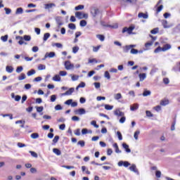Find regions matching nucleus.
<instances>
[{"label":"nucleus","instance_id":"f257e3e1","mask_svg":"<svg viewBox=\"0 0 180 180\" xmlns=\"http://www.w3.org/2000/svg\"><path fill=\"white\" fill-rule=\"evenodd\" d=\"M15 39L19 40L18 44H20V46H22V44H25V41H23V39L25 41H30V40H32V37H30V35H24L23 37L20 36H17L15 37Z\"/></svg>","mask_w":180,"mask_h":180},{"label":"nucleus","instance_id":"f03ea898","mask_svg":"<svg viewBox=\"0 0 180 180\" xmlns=\"http://www.w3.org/2000/svg\"><path fill=\"white\" fill-rule=\"evenodd\" d=\"M171 49V44H166L161 48V46H158L156 49H155L154 53H160V51H167Z\"/></svg>","mask_w":180,"mask_h":180},{"label":"nucleus","instance_id":"7ed1b4c3","mask_svg":"<svg viewBox=\"0 0 180 180\" xmlns=\"http://www.w3.org/2000/svg\"><path fill=\"white\" fill-rule=\"evenodd\" d=\"M75 16L78 18V19H88L87 13H82L79 11L75 13Z\"/></svg>","mask_w":180,"mask_h":180},{"label":"nucleus","instance_id":"20e7f679","mask_svg":"<svg viewBox=\"0 0 180 180\" xmlns=\"http://www.w3.org/2000/svg\"><path fill=\"white\" fill-rule=\"evenodd\" d=\"M133 30H134V26H130L127 28V27H125L122 29V33H126V32L128 33V34H131L133 33Z\"/></svg>","mask_w":180,"mask_h":180},{"label":"nucleus","instance_id":"39448f33","mask_svg":"<svg viewBox=\"0 0 180 180\" xmlns=\"http://www.w3.org/2000/svg\"><path fill=\"white\" fill-rule=\"evenodd\" d=\"M65 68L66 70H72L74 68V64H72L70 60H67L65 62Z\"/></svg>","mask_w":180,"mask_h":180},{"label":"nucleus","instance_id":"423d86ee","mask_svg":"<svg viewBox=\"0 0 180 180\" xmlns=\"http://www.w3.org/2000/svg\"><path fill=\"white\" fill-rule=\"evenodd\" d=\"M91 13L94 18H96L97 15L99 13V9L96 8H92Z\"/></svg>","mask_w":180,"mask_h":180},{"label":"nucleus","instance_id":"0eeeda50","mask_svg":"<svg viewBox=\"0 0 180 180\" xmlns=\"http://www.w3.org/2000/svg\"><path fill=\"white\" fill-rule=\"evenodd\" d=\"M74 91H75V89L74 87H72L69 89V90H68L65 93H63L62 95L63 96H65L66 95L68 96L72 95V93L74 92Z\"/></svg>","mask_w":180,"mask_h":180},{"label":"nucleus","instance_id":"6e6552de","mask_svg":"<svg viewBox=\"0 0 180 180\" xmlns=\"http://www.w3.org/2000/svg\"><path fill=\"white\" fill-rule=\"evenodd\" d=\"M114 115L115 116H119V117H122V116H124V112L120 111V109H116L115 111H114Z\"/></svg>","mask_w":180,"mask_h":180},{"label":"nucleus","instance_id":"1a4fd4ad","mask_svg":"<svg viewBox=\"0 0 180 180\" xmlns=\"http://www.w3.org/2000/svg\"><path fill=\"white\" fill-rule=\"evenodd\" d=\"M124 166L126 168H127V167H129L130 165L129 162H123V161H120L118 162V167H122V166Z\"/></svg>","mask_w":180,"mask_h":180},{"label":"nucleus","instance_id":"9d476101","mask_svg":"<svg viewBox=\"0 0 180 180\" xmlns=\"http://www.w3.org/2000/svg\"><path fill=\"white\" fill-rule=\"evenodd\" d=\"M75 115H85V109L79 108L75 111Z\"/></svg>","mask_w":180,"mask_h":180},{"label":"nucleus","instance_id":"9b49d317","mask_svg":"<svg viewBox=\"0 0 180 180\" xmlns=\"http://www.w3.org/2000/svg\"><path fill=\"white\" fill-rule=\"evenodd\" d=\"M138 18L143 19H148V14L144 13H139Z\"/></svg>","mask_w":180,"mask_h":180},{"label":"nucleus","instance_id":"f8f14e48","mask_svg":"<svg viewBox=\"0 0 180 180\" xmlns=\"http://www.w3.org/2000/svg\"><path fill=\"white\" fill-rule=\"evenodd\" d=\"M47 57H49V58H53V57H56V53L50 52L49 53H46L45 58H47Z\"/></svg>","mask_w":180,"mask_h":180},{"label":"nucleus","instance_id":"ddd939ff","mask_svg":"<svg viewBox=\"0 0 180 180\" xmlns=\"http://www.w3.org/2000/svg\"><path fill=\"white\" fill-rule=\"evenodd\" d=\"M140 81H144L146 78H147V75L146 73H140L139 75Z\"/></svg>","mask_w":180,"mask_h":180},{"label":"nucleus","instance_id":"4468645a","mask_svg":"<svg viewBox=\"0 0 180 180\" xmlns=\"http://www.w3.org/2000/svg\"><path fill=\"white\" fill-rule=\"evenodd\" d=\"M54 6H56L54 3L46 4H45V9H51V8H53Z\"/></svg>","mask_w":180,"mask_h":180},{"label":"nucleus","instance_id":"2eb2a0df","mask_svg":"<svg viewBox=\"0 0 180 180\" xmlns=\"http://www.w3.org/2000/svg\"><path fill=\"white\" fill-rule=\"evenodd\" d=\"M112 147L115 148V153H117V154H119L120 153H122V150H120L119 149V146H117V143H115L112 145Z\"/></svg>","mask_w":180,"mask_h":180},{"label":"nucleus","instance_id":"dca6fc26","mask_svg":"<svg viewBox=\"0 0 180 180\" xmlns=\"http://www.w3.org/2000/svg\"><path fill=\"white\" fill-rule=\"evenodd\" d=\"M122 147L123 148L125 149V150L127 152V153H131V150H130V148H129V145H127V143H122Z\"/></svg>","mask_w":180,"mask_h":180},{"label":"nucleus","instance_id":"f3484780","mask_svg":"<svg viewBox=\"0 0 180 180\" xmlns=\"http://www.w3.org/2000/svg\"><path fill=\"white\" fill-rule=\"evenodd\" d=\"M23 13V8L22 7L18 8L15 11V15H22Z\"/></svg>","mask_w":180,"mask_h":180},{"label":"nucleus","instance_id":"a211bd4d","mask_svg":"<svg viewBox=\"0 0 180 180\" xmlns=\"http://www.w3.org/2000/svg\"><path fill=\"white\" fill-rule=\"evenodd\" d=\"M114 98L116 101H119V99H122V94L117 93V94H115Z\"/></svg>","mask_w":180,"mask_h":180},{"label":"nucleus","instance_id":"6ab92c4d","mask_svg":"<svg viewBox=\"0 0 180 180\" xmlns=\"http://www.w3.org/2000/svg\"><path fill=\"white\" fill-rule=\"evenodd\" d=\"M6 71H7V72H9L10 74L13 72V67H12V66H6Z\"/></svg>","mask_w":180,"mask_h":180},{"label":"nucleus","instance_id":"aec40b11","mask_svg":"<svg viewBox=\"0 0 180 180\" xmlns=\"http://www.w3.org/2000/svg\"><path fill=\"white\" fill-rule=\"evenodd\" d=\"M53 152L56 155H61V150H60L58 148H53Z\"/></svg>","mask_w":180,"mask_h":180},{"label":"nucleus","instance_id":"412c9836","mask_svg":"<svg viewBox=\"0 0 180 180\" xmlns=\"http://www.w3.org/2000/svg\"><path fill=\"white\" fill-rule=\"evenodd\" d=\"M53 80L56 81L57 82L61 81V77H60V75H56L53 77Z\"/></svg>","mask_w":180,"mask_h":180},{"label":"nucleus","instance_id":"4be33fe9","mask_svg":"<svg viewBox=\"0 0 180 180\" xmlns=\"http://www.w3.org/2000/svg\"><path fill=\"white\" fill-rule=\"evenodd\" d=\"M131 50L130 45H127L124 47V53H129Z\"/></svg>","mask_w":180,"mask_h":180},{"label":"nucleus","instance_id":"5701e85b","mask_svg":"<svg viewBox=\"0 0 180 180\" xmlns=\"http://www.w3.org/2000/svg\"><path fill=\"white\" fill-rule=\"evenodd\" d=\"M97 39H99L101 41H105V35L103 34H97L96 35Z\"/></svg>","mask_w":180,"mask_h":180},{"label":"nucleus","instance_id":"b1692460","mask_svg":"<svg viewBox=\"0 0 180 180\" xmlns=\"http://www.w3.org/2000/svg\"><path fill=\"white\" fill-rule=\"evenodd\" d=\"M104 108H105V110H112V109H113V105H110L109 104H105V105H104Z\"/></svg>","mask_w":180,"mask_h":180},{"label":"nucleus","instance_id":"393cba45","mask_svg":"<svg viewBox=\"0 0 180 180\" xmlns=\"http://www.w3.org/2000/svg\"><path fill=\"white\" fill-rule=\"evenodd\" d=\"M168 103H169V101H168V100H162L160 101V105L162 106H165V105H168Z\"/></svg>","mask_w":180,"mask_h":180},{"label":"nucleus","instance_id":"a878e982","mask_svg":"<svg viewBox=\"0 0 180 180\" xmlns=\"http://www.w3.org/2000/svg\"><path fill=\"white\" fill-rule=\"evenodd\" d=\"M49 37H50V33L49 32L45 33L44 34V38H43L44 41H47V40L49 39Z\"/></svg>","mask_w":180,"mask_h":180},{"label":"nucleus","instance_id":"bb28decb","mask_svg":"<svg viewBox=\"0 0 180 180\" xmlns=\"http://www.w3.org/2000/svg\"><path fill=\"white\" fill-rule=\"evenodd\" d=\"M34 74H36V70L32 69L31 70L27 72V75L28 77H31V75H34Z\"/></svg>","mask_w":180,"mask_h":180},{"label":"nucleus","instance_id":"cd10ccee","mask_svg":"<svg viewBox=\"0 0 180 180\" xmlns=\"http://www.w3.org/2000/svg\"><path fill=\"white\" fill-rule=\"evenodd\" d=\"M58 140H60V136H55V137L53 139V144H57V143H58Z\"/></svg>","mask_w":180,"mask_h":180},{"label":"nucleus","instance_id":"c85d7f7f","mask_svg":"<svg viewBox=\"0 0 180 180\" xmlns=\"http://www.w3.org/2000/svg\"><path fill=\"white\" fill-rule=\"evenodd\" d=\"M19 81H22V79H26V75L25 73H21L20 75L18 77Z\"/></svg>","mask_w":180,"mask_h":180},{"label":"nucleus","instance_id":"c756f323","mask_svg":"<svg viewBox=\"0 0 180 180\" xmlns=\"http://www.w3.org/2000/svg\"><path fill=\"white\" fill-rule=\"evenodd\" d=\"M137 109H139L138 104H134L133 105H131V107H130L131 110H137Z\"/></svg>","mask_w":180,"mask_h":180},{"label":"nucleus","instance_id":"7c9ffc66","mask_svg":"<svg viewBox=\"0 0 180 180\" xmlns=\"http://www.w3.org/2000/svg\"><path fill=\"white\" fill-rule=\"evenodd\" d=\"M129 169L133 171V172H137V167H136V165H132L131 167H129Z\"/></svg>","mask_w":180,"mask_h":180},{"label":"nucleus","instance_id":"2f4dec72","mask_svg":"<svg viewBox=\"0 0 180 180\" xmlns=\"http://www.w3.org/2000/svg\"><path fill=\"white\" fill-rule=\"evenodd\" d=\"M153 44H154V41L147 42L145 44V47L146 49H149V47H151V46H153Z\"/></svg>","mask_w":180,"mask_h":180},{"label":"nucleus","instance_id":"473e14b6","mask_svg":"<svg viewBox=\"0 0 180 180\" xmlns=\"http://www.w3.org/2000/svg\"><path fill=\"white\" fill-rule=\"evenodd\" d=\"M38 70H39V71H41V70H46V65H43V64H39V65H38Z\"/></svg>","mask_w":180,"mask_h":180},{"label":"nucleus","instance_id":"72a5a7b5","mask_svg":"<svg viewBox=\"0 0 180 180\" xmlns=\"http://www.w3.org/2000/svg\"><path fill=\"white\" fill-rule=\"evenodd\" d=\"M101 45H98L97 46H93V51L94 53H96L98 51H99V49H101Z\"/></svg>","mask_w":180,"mask_h":180},{"label":"nucleus","instance_id":"f704fd0d","mask_svg":"<svg viewBox=\"0 0 180 180\" xmlns=\"http://www.w3.org/2000/svg\"><path fill=\"white\" fill-rule=\"evenodd\" d=\"M68 27L70 29H72V30H75V29L77 28V27L75 26V24H74V23H70L68 25Z\"/></svg>","mask_w":180,"mask_h":180},{"label":"nucleus","instance_id":"c9c22d12","mask_svg":"<svg viewBox=\"0 0 180 180\" xmlns=\"http://www.w3.org/2000/svg\"><path fill=\"white\" fill-rule=\"evenodd\" d=\"M74 134H75V136H81V129H77L74 131Z\"/></svg>","mask_w":180,"mask_h":180},{"label":"nucleus","instance_id":"e433bc0d","mask_svg":"<svg viewBox=\"0 0 180 180\" xmlns=\"http://www.w3.org/2000/svg\"><path fill=\"white\" fill-rule=\"evenodd\" d=\"M139 134H140V131H136L134 132V137L135 140H139Z\"/></svg>","mask_w":180,"mask_h":180},{"label":"nucleus","instance_id":"4c0bfd02","mask_svg":"<svg viewBox=\"0 0 180 180\" xmlns=\"http://www.w3.org/2000/svg\"><path fill=\"white\" fill-rule=\"evenodd\" d=\"M75 11H82L84 9V5H79L75 8Z\"/></svg>","mask_w":180,"mask_h":180},{"label":"nucleus","instance_id":"58836bf2","mask_svg":"<svg viewBox=\"0 0 180 180\" xmlns=\"http://www.w3.org/2000/svg\"><path fill=\"white\" fill-rule=\"evenodd\" d=\"M146 116L148 117H154V115H153V113L150 112V111H149V110H146Z\"/></svg>","mask_w":180,"mask_h":180},{"label":"nucleus","instance_id":"ea45409f","mask_svg":"<svg viewBox=\"0 0 180 180\" xmlns=\"http://www.w3.org/2000/svg\"><path fill=\"white\" fill-rule=\"evenodd\" d=\"M86 25V20H82L80 21V26L82 27H85V25Z\"/></svg>","mask_w":180,"mask_h":180},{"label":"nucleus","instance_id":"a19ab883","mask_svg":"<svg viewBox=\"0 0 180 180\" xmlns=\"http://www.w3.org/2000/svg\"><path fill=\"white\" fill-rule=\"evenodd\" d=\"M1 40L4 42L8 41V34L1 37Z\"/></svg>","mask_w":180,"mask_h":180},{"label":"nucleus","instance_id":"79ce46f5","mask_svg":"<svg viewBox=\"0 0 180 180\" xmlns=\"http://www.w3.org/2000/svg\"><path fill=\"white\" fill-rule=\"evenodd\" d=\"M78 50H79V47L78 46H74L72 48V53H74V54L78 53Z\"/></svg>","mask_w":180,"mask_h":180},{"label":"nucleus","instance_id":"37998d69","mask_svg":"<svg viewBox=\"0 0 180 180\" xmlns=\"http://www.w3.org/2000/svg\"><path fill=\"white\" fill-rule=\"evenodd\" d=\"M78 146H80L81 147H85V141H79L77 142Z\"/></svg>","mask_w":180,"mask_h":180},{"label":"nucleus","instance_id":"c03bdc74","mask_svg":"<svg viewBox=\"0 0 180 180\" xmlns=\"http://www.w3.org/2000/svg\"><path fill=\"white\" fill-rule=\"evenodd\" d=\"M163 8H164V6L162 5H160L159 7H158L156 10V13H160V12L162 11Z\"/></svg>","mask_w":180,"mask_h":180},{"label":"nucleus","instance_id":"a18cd8bd","mask_svg":"<svg viewBox=\"0 0 180 180\" xmlns=\"http://www.w3.org/2000/svg\"><path fill=\"white\" fill-rule=\"evenodd\" d=\"M117 136H118V139L120 141L123 140V136H122V133H120V131H117Z\"/></svg>","mask_w":180,"mask_h":180},{"label":"nucleus","instance_id":"49530a36","mask_svg":"<svg viewBox=\"0 0 180 180\" xmlns=\"http://www.w3.org/2000/svg\"><path fill=\"white\" fill-rule=\"evenodd\" d=\"M150 95H151V91H145L143 93V96H148Z\"/></svg>","mask_w":180,"mask_h":180},{"label":"nucleus","instance_id":"de8ad7c7","mask_svg":"<svg viewBox=\"0 0 180 180\" xmlns=\"http://www.w3.org/2000/svg\"><path fill=\"white\" fill-rule=\"evenodd\" d=\"M32 139H39V134L37 133H33L31 134Z\"/></svg>","mask_w":180,"mask_h":180},{"label":"nucleus","instance_id":"09e8293b","mask_svg":"<svg viewBox=\"0 0 180 180\" xmlns=\"http://www.w3.org/2000/svg\"><path fill=\"white\" fill-rule=\"evenodd\" d=\"M93 63H95L96 64L98 63V60L95 58L89 59V64H92Z\"/></svg>","mask_w":180,"mask_h":180},{"label":"nucleus","instance_id":"8fccbe9b","mask_svg":"<svg viewBox=\"0 0 180 180\" xmlns=\"http://www.w3.org/2000/svg\"><path fill=\"white\" fill-rule=\"evenodd\" d=\"M22 71H23V67L19 66L16 68V72L20 73L22 72Z\"/></svg>","mask_w":180,"mask_h":180},{"label":"nucleus","instance_id":"3c124183","mask_svg":"<svg viewBox=\"0 0 180 180\" xmlns=\"http://www.w3.org/2000/svg\"><path fill=\"white\" fill-rule=\"evenodd\" d=\"M105 77L107 78V79H110V74H109L108 71L105 72Z\"/></svg>","mask_w":180,"mask_h":180},{"label":"nucleus","instance_id":"603ef678","mask_svg":"<svg viewBox=\"0 0 180 180\" xmlns=\"http://www.w3.org/2000/svg\"><path fill=\"white\" fill-rule=\"evenodd\" d=\"M91 124H92V126H94V127H96V129L99 127V125L96 124V121L95 120L91 121Z\"/></svg>","mask_w":180,"mask_h":180},{"label":"nucleus","instance_id":"864d4df0","mask_svg":"<svg viewBox=\"0 0 180 180\" xmlns=\"http://www.w3.org/2000/svg\"><path fill=\"white\" fill-rule=\"evenodd\" d=\"M57 99V96L56 95L51 96V102H56Z\"/></svg>","mask_w":180,"mask_h":180},{"label":"nucleus","instance_id":"5fc2aeb1","mask_svg":"<svg viewBox=\"0 0 180 180\" xmlns=\"http://www.w3.org/2000/svg\"><path fill=\"white\" fill-rule=\"evenodd\" d=\"M163 82L164 84H165V85H168V84H169V79H168L167 77L164 78Z\"/></svg>","mask_w":180,"mask_h":180},{"label":"nucleus","instance_id":"6e6d98bb","mask_svg":"<svg viewBox=\"0 0 180 180\" xmlns=\"http://www.w3.org/2000/svg\"><path fill=\"white\" fill-rule=\"evenodd\" d=\"M158 32V28H154L150 31V33L152 34H157V32Z\"/></svg>","mask_w":180,"mask_h":180},{"label":"nucleus","instance_id":"4d7b16f0","mask_svg":"<svg viewBox=\"0 0 180 180\" xmlns=\"http://www.w3.org/2000/svg\"><path fill=\"white\" fill-rule=\"evenodd\" d=\"M77 88H85V82H82L80 84H79Z\"/></svg>","mask_w":180,"mask_h":180},{"label":"nucleus","instance_id":"13d9d810","mask_svg":"<svg viewBox=\"0 0 180 180\" xmlns=\"http://www.w3.org/2000/svg\"><path fill=\"white\" fill-rule=\"evenodd\" d=\"M43 106L37 107V112H38V113H41V112H43Z\"/></svg>","mask_w":180,"mask_h":180},{"label":"nucleus","instance_id":"bf43d9fd","mask_svg":"<svg viewBox=\"0 0 180 180\" xmlns=\"http://www.w3.org/2000/svg\"><path fill=\"white\" fill-rule=\"evenodd\" d=\"M30 153H31L32 157H34V158H37V153L36 152L30 151Z\"/></svg>","mask_w":180,"mask_h":180},{"label":"nucleus","instance_id":"052dcab7","mask_svg":"<svg viewBox=\"0 0 180 180\" xmlns=\"http://www.w3.org/2000/svg\"><path fill=\"white\" fill-rule=\"evenodd\" d=\"M4 11H6V15H9L12 12V10L11 8H5Z\"/></svg>","mask_w":180,"mask_h":180},{"label":"nucleus","instance_id":"680f3d73","mask_svg":"<svg viewBox=\"0 0 180 180\" xmlns=\"http://www.w3.org/2000/svg\"><path fill=\"white\" fill-rule=\"evenodd\" d=\"M137 53H139V50L135 49H131V54H137Z\"/></svg>","mask_w":180,"mask_h":180},{"label":"nucleus","instance_id":"e2e57ef3","mask_svg":"<svg viewBox=\"0 0 180 180\" xmlns=\"http://www.w3.org/2000/svg\"><path fill=\"white\" fill-rule=\"evenodd\" d=\"M126 122V117L122 116V117L120 119V123H124Z\"/></svg>","mask_w":180,"mask_h":180},{"label":"nucleus","instance_id":"0e129e2a","mask_svg":"<svg viewBox=\"0 0 180 180\" xmlns=\"http://www.w3.org/2000/svg\"><path fill=\"white\" fill-rule=\"evenodd\" d=\"M72 99H69L65 102V104L68 105H72Z\"/></svg>","mask_w":180,"mask_h":180},{"label":"nucleus","instance_id":"69168bd1","mask_svg":"<svg viewBox=\"0 0 180 180\" xmlns=\"http://www.w3.org/2000/svg\"><path fill=\"white\" fill-rule=\"evenodd\" d=\"M32 51L34 53H37V51H39V46H33L32 47Z\"/></svg>","mask_w":180,"mask_h":180},{"label":"nucleus","instance_id":"338daca9","mask_svg":"<svg viewBox=\"0 0 180 180\" xmlns=\"http://www.w3.org/2000/svg\"><path fill=\"white\" fill-rule=\"evenodd\" d=\"M154 110H156V112H160V110H161L160 105H157V106L154 107Z\"/></svg>","mask_w":180,"mask_h":180},{"label":"nucleus","instance_id":"774afa93","mask_svg":"<svg viewBox=\"0 0 180 180\" xmlns=\"http://www.w3.org/2000/svg\"><path fill=\"white\" fill-rule=\"evenodd\" d=\"M55 109H56V110H61V109H63V107H61L60 105H56L55 106Z\"/></svg>","mask_w":180,"mask_h":180}]
</instances>
